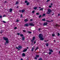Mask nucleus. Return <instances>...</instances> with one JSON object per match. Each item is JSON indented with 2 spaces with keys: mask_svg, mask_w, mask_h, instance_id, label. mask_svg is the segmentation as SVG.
<instances>
[{
  "mask_svg": "<svg viewBox=\"0 0 60 60\" xmlns=\"http://www.w3.org/2000/svg\"><path fill=\"white\" fill-rule=\"evenodd\" d=\"M3 38L4 40L6 41L5 43V45H6V44H7L9 43V40H8V38L4 37Z\"/></svg>",
  "mask_w": 60,
  "mask_h": 60,
  "instance_id": "f257e3e1",
  "label": "nucleus"
},
{
  "mask_svg": "<svg viewBox=\"0 0 60 60\" xmlns=\"http://www.w3.org/2000/svg\"><path fill=\"white\" fill-rule=\"evenodd\" d=\"M51 12H52V10L50 9H49L48 11L47 12V14H50Z\"/></svg>",
  "mask_w": 60,
  "mask_h": 60,
  "instance_id": "f03ea898",
  "label": "nucleus"
},
{
  "mask_svg": "<svg viewBox=\"0 0 60 60\" xmlns=\"http://www.w3.org/2000/svg\"><path fill=\"white\" fill-rule=\"evenodd\" d=\"M29 26H34L35 25L34 24H33V23H29Z\"/></svg>",
  "mask_w": 60,
  "mask_h": 60,
  "instance_id": "7ed1b4c3",
  "label": "nucleus"
},
{
  "mask_svg": "<svg viewBox=\"0 0 60 60\" xmlns=\"http://www.w3.org/2000/svg\"><path fill=\"white\" fill-rule=\"evenodd\" d=\"M38 36L39 38H41V37H43L42 35L41 34H39Z\"/></svg>",
  "mask_w": 60,
  "mask_h": 60,
  "instance_id": "20e7f679",
  "label": "nucleus"
},
{
  "mask_svg": "<svg viewBox=\"0 0 60 60\" xmlns=\"http://www.w3.org/2000/svg\"><path fill=\"white\" fill-rule=\"evenodd\" d=\"M35 37H33L32 40L31 41L32 42H33V41H34V40H35Z\"/></svg>",
  "mask_w": 60,
  "mask_h": 60,
  "instance_id": "39448f33",
  "label": "nucleus"
},
{
  "mask_svg": "<svg viewBox=\"0 0 60 60\" xmlns=\"http://www.w3.org/2000/svg\"><path fill=\"white\" fill-rule=\"evenodd\" d=\"M47 24H48V22H46L44 23L43 25L44 26H46V25H47Z\"/></svg>",
  "mask_w": 60,
  "mask_h": 60,
  "instance_id": "423d86ee",
  "label": "nucleus"
},
{
  "mask_svg": "<svg viewBox=\"0 0 60 60\" xmlns=\"http://www.w3.org/2000/svg\"><path fill=\"white\" fill-rule=\"evenodd\" d=\"M29 24H26L24 26H29Z\"/></svg>",
  "mask_w": 60,
  "mask_h": 60,
  "instance_id": "0eeeda50",
  "label": "nucleus"
},
{
  "mask_svg": "<svg viewBox=\"0 0 60 60\" xmlns=\"http://www.w3.org/2000/svg\"><path fill=\"white\" fill-rule=\"evenodd\" d=\"M55 26L56 27H60V26L56 24L55 25Z\"/></svg>",
  "mask_w": 60,
  "mask_h": 60,
  "instance_id": "6e6552de",
  "label": "nucleus"
},
{
  "mask_svg": "<svg viewBox=\"0 0 60 60\" xmlns=\"http://www.w3.org/2000/svg\"><path fill=\"white\" fill-rule=\"evenodd\" d=\"M40 40H41V41H43L44 40V38L42 37L41 38H40Z\"/></svg>",
  "mask_w": 60,
  "mask_h": 60,
  "instance_id": "1a4fd4ad",
  "label": "nucleus"
},
{
  "mask_svg": "<svg viewBox=\"0 0 60 60\" xmlns=\"http://www.w3.org/2000/svg\"><path fill=\"white\" fill-rule=\"evenodd\" d=\"M18 48H19V49H21L22 48V46L19 45L18 46Z\"/></svg>",
  "mask_w": 60,
  "mask_h": 60,
  "instance_id": "9d476101",
  "label": "nucleus"
},
{
  "mask_svg": "<svg viewBox=\"0 0 60 60\" xmlns=\"http://www.w3.org/2000/svg\"><path fill=\"white\" fill-rule=\"evenodd\" d=\"M25 11V10L24 9H23L21 11V12L22 13H23Z\"/></svg>",
  "mask_w": 60,
  "mask_h": 60,
  "instance_id": "9b49d317",
  "label": "nucleus"
},
{
  "mask_svg": "<svg viewBox=\"0 0 60 60\" xmlns=\"http://www.w3.org/2000/svg\"><path fill=\"white\" fill-rule=\"evenodd\" d=\"M27 49H25L23 50V51H22L23 52H26L27 51Z\"/></svg>",
  "mask_w": 60,
  "mask_h": 60,
  "instance_id": "f8f14e48",
  "label": "nucleus"
},
{
  "mask_svg": "<svg viewBox=\"0 0 60 60\" xmlns=\"http://www.w3.org/2000/svg\"><path fill=\"white\" fill-rule=\"evenodd\" d=\"M26 56V54H25V53H23L22 54V56Z\"/></svg>",
  "mask_w": 60,
  "mask_h": 60,
  "instance_id": "ddd939ff",
  "label": "nucleus"
},
{
  "mask_svg": "<svg viewBox=\"0 0 60 60\" xmlns=\"http://www.w3.org/2000/svg\"><path fill=\"white\" fill-rule=\"evenodd\" d=\"M10 12H11V11H12V10H13L12 8H11L10 9Z\"/></svg>",
  "mask_w": 60,
  "mask_h": 60,
  "instance_id": "4468645a",
  "label": "nucleus"
},
{
  "mask_svg": "<svg viewBox=\"0 0 60 60\" xmlns=\"http://www.w3.org/2000/svg\"><path fill=\"white\" fill-rule=\"evenodd\" d=\"M49 51H50L51 52H53V50L52 49H49Z\"/></svg>",
  "mask_w": 60,
  "mask_h": 60,
  "instance_id": "2eb2a0df",
  "label": "nucleus"
},
{
  "mask_svg": "<svg viewBox=\"0 0 60 60\" xmlns=\"http://www.w3.org/2000/svg\"><path fill=\"white\" fill-rule=\"evenodd\" d=\"M25 37H22V41H24L25 40Z\"/></svg>",
  "mask_w": 60,
  "mask_h": 60,
  "instance_id": "dca6fc26",
  "label": "nucleus"
},
{
  "mask_svg": "<svg viewBox=\"0 0 60 60\" xmlns=\"http://www.w3.org/2000/svg\"><path fill=\"white\" fill-rule=\"evenodd\" d=\"M24 21L25 22H27V21H28V20L27 19H25L24 20Z\"/></svg>",
  "mask_w": 60,
  "mask_h": 60,
  "instance_id": "f3484780",
  "label": "nucleus"
},
{
  "mask_svg": "<svg viewBox=\"0 0 60 60\" xmlns=\"http://www.w3.org/2000/svg\"><path fill=\"white\" fill-rule=\"evenodd\" d=\"M46 21V22H49V23H50V22H51V21H50L49 20H47Z\"/></svg>",
  "mask_w": 60,
  "mask_h": 60,
  "instance_id": "a211bd4d",
  "label": "nucleus"
},
{
  "mask_svg": "<svg viewBox=\"0 0 60 60\" xmlns=\"http://www.w3.org/2000/svg\"><path fill=\"white\" fill-rule=\"evenodd\" d=\"M20 36H21L22 37H23V36H24V35H23L22 34H20Z\"/></svg>",
  "mask_w": 60,
  "mask_h": 60,
  "instance_id": "6ab92c4d",
  "label": "nucleus"
},
{
  "mask_svg": "<svg viewBox=\"0 0 60 60\" xmlns=\"http://www.w3.org/2000/svg\"><path fill=\"white\" fill-rule=\"evenodd\" d=\"M16 49H18V51H19V50H20V49H19V48H18V47H16Z\"/></svg>",
  "mask_w": 60,
  "mask_h": 60,
  "instance_id": "aec40b11",
  "label": "nucleus"
},
{
  "mask_svg": "<svg viewBox=\"0 0 60 60\" xmlns=\"http://www.w3.org/2000/svg\"><path fill=\"white\" fill-rule=\"evenodd\" d=\"M27 33H28V34H32V32L30 31H28Z\"/></svg>",
  "mask_w": 60,
  "mask_h": 60,
  "instance_id": "412c9836",
  "label": "nucleus"
},
{
  "mask_svg": "<svg viewBox=\"0 0 60 60\" xmlns=\"http://www.w3.org/2000/svg\"><path fill=\"white\" fill-rule=\"evenodd\" d=\"M26 4H27V5H29V4H29V2H28Z\"/></svg>",
  "mask_w": 60,
  "mask_h": 60,
  "instance_id": "4be33fe9",
  "label": "nucleus"
},
{
  "mask_svg": "<svg viewBox=\"0 0 60 60\" xmlns=\"http://www.w3.org/2000/svg\"><path fill=\"white\" fill-rule=\"evenodd\" d=\"M37 7H36L35 8H34V10H36V9H37Z\"/></svg>",
  "mask_w": 60,
  "mask_h": 60,
  "instance_id": "5701e85b",
  "label": "nucleus"
},
{
  "mask_svg": "<svg viewBox=\"0 0 60 60\" xmlns=\"http://www.w3.org/2000/svg\"><path fill=\"white\" fill-rule=\"evenodd\" d=\"M42 21H46V20H45V19L44 18L43 19H42Z\"/></svg>",
  "mask_w": 60,
  "mask_h": 60,
  "instance_id": "b1692460",
  "label": "nucleus"
},
{
  "mask_svg": "<svg viewBox=\"0 0 60 60\" xmlns=\"http://www.w3.org/2000/svg\"><path fill=\"white\" fill-rule=\"evenodd\" d=\"M51 52H49V55H50L51 54Z\"/></svg>",
  "mask_w": 60,
  "mask_h": 60,
  "instance_id": "393cba45",
  "label": "nucleus"
},
{
  "mask_svg": "<svg viewBox=\"0 0 60 60\" xmlns=\"http://www.w3.org/2000/svg\"><path fill=\"white\" fill-rule=\"evenodd\" d=\"M36 57H39V56L38 55H36Z\"/></svg>",
  "mask_w": 60,
  "mask_h": 60,
  "instance_id": "a878e982",
  "label": "nucleus"
},
{
  "mask_svg": "<svg viewBox=\"0 0 60 60\" xmlns=\"http://www.w3.org/2000/svg\"><path fill=\"white\" fill-rule=\"evenodd\" d=\"M39 49V48H38V47H37V48L35 49V51H36L37 49Z\"/></svg>",
  "mask_w": 60,
  "mask_h": 60,
  "instance_id": "bb28decb",
  "label": "nucleus"
},
{
  "mask_svg": "<svg viewBox=\"0 0 60 60\" xmlns=\"http://www.w3.org/2000/svg\"><path fill=\"white\" fill-rule=\"evenodd\" d=\"M28 1L27 0H26L25 1V3H26L28 2Z\"/></svg>",
  "mask_w": 60,
  "mask_h": 60,
  "instance_id": "cd10ccee",
  "label": "nucleus"
},
{
  "mask_svg": "<svg viewBox=\"0 0 60 60\" xmlns=\"http://www.w3.org/2000/svg\"><path fill=\"white\" fill-rule=\"evenodd\" d=\"M38 60H42V59L41 58H40Z\"/></svg>",
  "mask_w": 60,
  "mask_h": 60,
  "instance_id": "c85d7f7f",
  "label": "nucleus"
},
{
  "mask_svg": "<svg viewBox=\"0 0 60 60\" xmlns=\"http://www.w3.org/2000/svg\"><path fill=\"white\" fill-rule=\"evenodd\" d=\"M55 35L54 34H52V36H53V37H54V36H55Z\"/></svg>",
  "mask_w": 60,
  "mask_h": 60,
  "instance_id": "c756f323",
  "label": "nucleus"
},
{
  "mask_svg": "<svg viewBox=\"0 0 60 60\" xmlns=\"http://www.w3.org/2000/svg\"><path fill=\"white\" fill-rule=\"evenodd\" d=\"M41 15H40L39 16V18H41Z\"/></svg>",
  "mask_w": 60,
  "mask_h": 60,
  "instance_id": "7c9ffc66",
  "label": "nucleus"
},
{
  "mask_svg": "<svg viewBox=\"0 0 60 60\" xmlns=\"http://www.w3.org/2000/svg\"><path fill=\"white\" fill-rule=\"evenodd\" d=\"M58 36H60V34H59V33H58Z\"/></svg>",
  "mask_w": 60,
  "mask_h": 60,
  "instance_id": "2f4dec72",
  "label": "nucleus"
},
{
  "mask_svg": "<svg viewBox=\"0 0 60 60\" xmlns=\"http://www.w3.org/2000/svg\"><path fill=\"white\" fill-rule=\"evenodd\" d=\"M45 15H46V14H43V16H45Z\"/></svg>",
  "mask_w": 60,
  "mask_h": 60,
  "instance_id": "473e14b6",
  "label": "nucleus"
},
{
  "mask_svg": "<svg viewBox=\"0 0 60 60\" xmlns=\"http://www.w3.org/2000/svg\"><path fill=\"white\" fill-rule=\"evenodd\" d=\"M41 10H43V8L40 9L39 10V11H41Z\"/></svg>",
  "mask_w": 60,
  "mask_h": 60,
  "instance_id": "72a5a7b5",
  "label": "nucleus"
},
{
  "mask_svg": "<svg viewBox=\"0 0 60 60\" xmlns=\"http://www.w3.org/2000/svg\"><path fill=\"white\" fill-rule=\"evenodd\" d=\"M19 4V2H17L16 3V4Z\"/></svg>",
  "mask_w": 60,
  "mask_h": 60,
  "instance_id": "f704fd0d",
  "label": "nucleus"
},
{
  "mask_svg": "<svg viewBox=\"0 0 60 60\" xmlns=\"http://www.w3.org/2000/svg\"><path fill=\"white\" fill-rule=\"evenodd\" d=\"M36 14L37 15H39L40 14L39 13H36Z\"/></svg>",
  "mask_w": 60,
  "mask_h": 60,
  "instance_id": "c9c22d12",
  "label": "nucleus"
},
{
  "mask_svg": "<svg viewBox=\"0 0 60 60\" xmlns=\"http://www.w3.org/2000/svg\"><path fill=\"white\" fill-rule=\"evenodd\" d=\"M34 11H33L32 12L33 13H34Z\"/></svg>",
  "mask_w": 60,
  "mask_h": 60,
  "instance_id": "e433bc0d",
  "label": "nucleus"
},
{
  "mask_svg": "<svg viewBox=\"0 0 60 60\" xmlns=\"http://www.w3.org/2000/svg\"><path fill=\"white\" fill-rule=\"evenodd\" d=\"M17 28V27H14V29H16Z\"/></svg>",
  "mask_w": 60,
  "mask_h": 60,
  "instance_id": "4c0bfd02",
  "label": "nucleus"
},
{
  "mask_svg": "<svg viewBox=\"0 0 60 60\" xmlns=\"http://www.w3.org/2000/svg\"><path fill=\"white\" fill-rule=\"evenodd\" d=\"M46 45H49V44L47 43H46Z\"/></svg>",
  "mask_w": 60,
  "mask_h": 60,
  "instance_id": "58836bf2",
  "label": "nucleus"
},
{
  "mask_svg": "<svg viewBox=\"0 0 60 60\" xmlns=\"http://www.w3.org/2000/svg\"><path fill=\"white\" fill-rule=\"evenodd\" d=\"M16 22H19V20H16Z\"/></svg>",
  "mask_w": 60,
  "mask_h": 60,
  "instance_id": "ea45409f",
  "label": "nucleus"
},
{
  "mask_svg": "<svg viewBox=\"0 0 60 60\" xmlns=\"http://www.w3.org/2000/svg\"><path fill=\"white\" fill-rule=\"evenodd\" d=\"M41 28H39L38 29V30L39 31H40L41 30Z\"/></svg>",
  "mask_w": 60,
  "mask_h": 60,
  "instance_id": "a19ab883",
  "label": "nucleus"
},
{
  "mask_svg": "<svg viewBox=\"0 0 60 60\" xmlns=\"http://www.w3.org/2000/svg\"><path fill=\"white\" fill-rule=\"evenodd\" d=\"M36 43V40H35L34 42V44H35Z\"/></svg>",
  "mask_w": 60,
  "mask_h": 60,
  "instance_id": "79ce46f5",
  "label": "nucleus"
},
{
  "mask_svg": "<svg viewBox=\"0 0 60 60\" xmlns=\"http://www.w3.org/2000/svg\"><path fill=\"white\" fill-rule=\"evenodd\" d=\"M17 34L18 35H19V33H17Z\"/></svg>",
  "mask_w": 60,
  "mask_h": 60,
  "instance_id": "37998d69",
  "label": "nucleus"
},
{
  "mask_svg": "<svg viewBox=\"0 0 60 60\" xmlns=\"http://www.w3.org/2000/svg\"><path fill=\"white\" fill-rule=\"evenodd\" d=\"M37 58L36 57H35V59H36V60H37Z\"/></svg>",
  "mask_w": 60,
  "mask_h": 60,
  "instance_id": "c03bdc74",
  "label": "nucleus"
},
{
  "mask_svg": "<svg viewBox=\"0 0 60 60\" xmlns=\"http://www.w3.org/2000/svg\"><path fill=\"white\" fill-rule=\"evenodd\" d=\"M49 8H51V7L52 6H51V5H49Z\"/></svg>",
  "mask_w": 60,
  "mask_h": 60,
  "instance_id": "a18cd8bd",
  "label": "nucleus"
},
{
  "mask_svg": "<svg viewBox=\"0 0 60 60\" xmlns=\"http://www.w3.org/2000/svg\"><path fill=\"white\" fill-rule=\"evenodd\" d=\"M3 23H6V22H5L4 21H3Z\"/></svg>",
  "mask_w": 60,
  "mask_h": 60,
  "instance_id": "49530a36",
  "label": "nucleus"
},
{
  "mask_svg": "<svg viewBox=\"0 0 60 60\" xmlns=\"http://www.w3.org/2000/svg\"><path fill=\"white\" fill-rule=\"evenodd\" d=\"M49 1H50V0H47V2H48Z\"/></svg>",
  "mask_w": 60,
  "mask_h": 60,
  "instance_id": "de8ad7c7",
  "label": "nucleus"
},
{
  "mask_svg": "<svg viewBox=\"0 0 60 60\" xmlns=\"http://www.w3.org/2000/svg\"><path fill=\"white\" fill-rule=\"evenodd\" d=\"M2 18V16H0V18Z\"/></svg>",
  "mask_w": 60,
  "mask_h": 60,
  "instance_id": "09e8293b",
  "label": "nucleus"
},
{
  "mask_svg": "<svg viewBox=\"0 0 60 60\" xmlns=\"http://www.w3.org/2000/svg\"><path fill=\"white\" fill-rule=\"evenodd\" d=\"M22 16H23L21 14V17H22Z\"/></svg>",
  "mask_w": 60,
  "mask_h": 60,
  "instance_id": "8fccbe9b",
  "label": "nucleus"
},
{
  "mask_svg": "<svg viewBox=\"0 0 60 60\" xmlns=\"http://www.w3.org/2000/svg\"><path fill=\"white\" fill-rule=\"evenodd\" d=\"M51 5H53V3H52L51 4Z\"/></svg>",
  "mask_w": 60,
  "mask_h": 60,
  "instance_id": "3c124183",
  "label": "nucleus"
},
{
  "mask_svg": "<svg viewBox=\"0 0 60 60\" xmlns=\"http://www.w3.org/2000/svg\"><path fill=\"white\" fill-rule=\"evenodd\" d=\"M30 20L31 21H33V20L32 19H30Z\"/></svg>",
  "mask_w": 60,
  "mask_h": 60,
  "instance_id": "603ef678",
  "label": "nucleus"
},
{
  "mask_svg": "<svg viewBox=\"0 0 60 60\" xmlns=\"http://www.w3.org/2000/svg\"><path fill=\"white\" fill-rule=\"evenodd\" d=\"M23 32H26V31H25V30H23Z\"/></svg>",
  "mask_w": 60,
  "mask_h": 60,
  "instance_id": "864d4df0",
  "label": "nucleus"
},
{
  "mask_svg": "<svg viewBox=\"0 0 60 60\" xmlns=\"http://www.w3.org/2000/svg\"><path fill=\"white\" fill-rule=\"evenodd\" d=\"M6 16V15H4L3 16V17H5Z\"/></svg>",
  "mask_w": 60,
  "mask_h": 60,
  "instance_id": "5fc2aeb1",
  "label": "nucleus"
},
{
  "mask_svg": "<svg viewBox=\"0 0 60 60\" xmlns=\"http://www.w3.org/2000/svg\"><path fill=\"white\" fill-rule=\"evenodd\" d=\"M32 49H34V47H32Z\"/></svg>",
  "mask_w": 60,
  "mask_h": 60,
  "instance_id": "6e6d98bb",
  "label": "nucleus"
},
{
  "mask_svg": "<svg viewBox=\"0 0 60 60\" xmlns=\"http://www.w3.org/2000/svg\"><path fill=\"white\" fill-rule=\"evenodd\" d=\"M20 60H23V59H22V58H21V59Z\"/></svg>",
  "mask_w": 60,
  "mask_h": 60,
  "instance_id": "4d7b16f0",
  "label": "nucleus"
},
{
  "mask_svg": "<svg viewBox=\"0 0 60 60\" xmlns=\"http://www.w3.org/2000/svg\"><path fill=\"white\" fill-rule=\"evenodd\" d=\"M19 11L20 12H21V10H19Z\"/></svg>",
  "mask_w": 60,
  "mask_h": 60,
  "instance_id": "13d9d810",
  "label": "nucleus"
},
{
  "mask_svg": "<svg viewBox=\"0 0 60 60\" xmlns=\"http://www.w3.org/2000/svg\"><path fill=\"white\" fill-rule=\"evenodd\" d=\"M33 50H34V49H31V51H33Z\"/></svg>",
  "mask_w": 60,
  "mask_h": 60,
  "instance_id": "bf43d9fd",
  "label": "nucleus"
},
{
  "mask_svg": "<svg viewBox=\"0 0 60 60\" xmlns=\"http://www.w3.org/2000/svg\"><path fill=\"white\" fill-rule=\"evenodd\" d=\"M27 49H28V47H27Z\"/></svg>",
  "mask_w": 60,
  "mask_h": 60,
  "instance_id": "052dcab7",
  "label": "nucleus"
},
{
  "mask_svg": "<svg viewBox=\"0 0 60 60\" xmlns=\"http://www.w3.org/2000/svg\"><path fill=\"white\" fill-rule=\"evenodd\" d=\"M54 42H55L56 41V40H54Z\"/></svg>",
  "mask_w": 60,
  "mask_h": 60,
  "instance_id": "680f3d73",
  "label": "nucleus"
},
{
  "mask_svg": "<svg viewBox=\"0 0 60 60\" xmlns=\"http://www.w3.org/2000/svg\"><path fill=\"white\" fill-rule=\"evenodd\" d=\"M5 3H7V1H5Z\"/></svg>",
  "mask_w": 60,
  "mask_h": 60,
  "instance_id": "e2e57ef3",
  "label": "nucleus"
},
{
  "mask_svg": "<svg viewBox=\"0 0 60 60\" xmlns=\"http://www.w3.org/2000/svg\"><path fill=\"white\" fill-rule=\"evenodd\" d=\"M58 16H60V14H58Z\"/></svg>",
  "mask_w": 60,
  "mask_h": 60,
  "instance_id": "0e129e2a",
  "label": "nucleus"
},
{
  "mask_svg": "<svg viewBox=\"0 0 60 60\" xmlns=\"http://www.w3.org/2000/svg\"><path fill=\"white\" fill-rule=\"evenodd\" d=\"M51 21H52V22H53V20H51Z\"/></svg>",
  "mask_w": 60,
  "mask_h": 60,
  "instance_id": "69168bd1",
  "label": "nucleus"
},
{
  "mask_svg": "<svg viewBox=\"0 0 60 60\" xmlns=\"http://www.w3.org/2000/svg\"><path fill=\"white\" fill-rule=\"evenodd\" d=\"M19 8V7L18 6H17V8Z\"/></svg>",
  "mask_w": 60,
  "mask_h": 60,
  "instance_id": "338daca9",
  "label": "nucleus"
},
{
  "mask_svg": "<svg viewBox=\"0 0 60 60\" xmlns=\"http://www.w3.org/2000/svg\"><path fill=\"white\" fill-rule=\"evenodd\" d=\"M2 33H3V32H0L1 34H2Z\"/></svg>",
  "mask_w": 60,
  "mask_h": 60,
  "instance_id": "774afa93",
  "label": "nucleus"
}]
</instances>
